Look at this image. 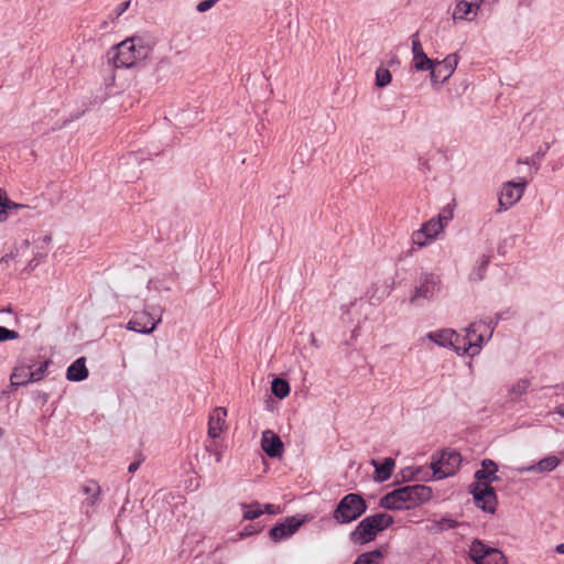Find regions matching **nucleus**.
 I'll return each mask as SVG.
<instances>
[{
  "label": "nucleus",
  "mask_w": 564,
  "mask_h": 564,
  "mask_svg": "<svg viewBox=\"0 0 564 564\" xmlns=\"http://www.w3.org/2000/svg\"><path fill=\"white\" fill-rule=\"evenodd\" d=\"M432 490L424 485H411L398 488L380 500V506L388 510L411 509L420 503L429 501Z\"/></svg>",
  "instance_id": "2"
},
{
  "label": "nucleus",
  "mask_w": 564,
  "mask_h": 564,
  "mask_svg": "<svg viewBox=\"0 0 564 564\" xmlns=\"http://www.w3.org/2000/svg\"><path fill=\"white\" fill-rule=\"evenodd\" d=\"M218 1H214V0H204V1H200L197 7H196V10L200 13L203 12H206L208 11L210 8L214 7L215 3H217Z\"/></svg>",
  "instance_id": "41"
},
{
  "label": "nucleus",
  "mask_w": 564,
  "mask_h": 564,
  "mask_svg": "<svg viewBox=\"0 0 564 564\" xmlns=\"http://www.w3.org/2000/svg\"><path fill=\"white\" fill-rule=\"evenodd\" d=\"M393 524V517L389 513H376L364 518L354 531L350 532L349 539L356 545H365L376 539L378 533L384 531Z\"/></svg>",
  "instance_id": "3"
},
{
  "label": "nucleus",
  "mask_w": 564,
  "mask_h": 564,
  "mask_svg": "<svg viewBox=\"0 0 564 564\" xmlns=\"http://www.w3.org/2000/svg\"><path fill=\"white\" fill-rule=\"evenodd\" d=\"M7 198H8V196H7L6 192L2 188H0V207L1 208H3V205L7 202Z\"/></svg>",
  "instance_id": "47"
},
{
  "label": "nucleus",
  "mask_w": 564,
  "mask_h": 564,
  "mask_svg": "<svg viewBox=\"0 0 564 564\" xmlns=\"http://www.w3.org/2000/svg\"><path fill=\"white\" fill-rule=\"evenodd\" d=\"M433 59L429 58V56L424 54H419L417 56L413 57V66L416 70H430L433 66Z\"/></svg>",
  "instance_id": "31"
},
{
  "label": "nucleus",
  "mask_w": 564,
  "mask_h": 564,
  "mask_svg": "<svg viewBox=\"0 0 564 564\" xmlns=\"http://www.w3.org/2000/svg\"><path fill=\"white\" fill-rule=\"evenodd\" d=\"M15 257H17V256H15V253H14L13 251H11L10 253H7L6 256H3V257L1 258V261H6V262H7V261H9L10 259H14Z\"/></svg>",
  "instance_id": "49"
},
{
  "label": "nucleus",
  "mask_w": 564,
  "mask_h": 564,
  "mask_svg": "<svg viewBox=\"0 0 564 564\" xmlns=\"http://www.w3.org/2000/svg\"><path fill=\"white\" fill-rule=\"evenodd\" d=\"M524 164H533L532 161H530L529 159H527L525 161H523Z\"/></svg>",
  "instance_id": "53"
},
{
  "label": "nucleus",
  "mask_w": 564,
  "mask_h": 564,
  "mask_svg": "<svg viewBox=\"0 0 564 564\" xmlns=\"http://www.w3.org/2000/svg\"><path fill=\"white\" fill-rule=\"evenodd\" d=\"M470 492L478 508L486 512L494 513L497 508V495L491 485L474 482L470 485Z\"/></svg>",
  "instance_id": "9"
},
{
  "label": "nucleus",
  "mask_w": 564,
  "mask_h": 564,
  "mask_svg": "<svg viewBox=\"0 0 564 564\" xmlns=\"http://www.w3.org/2000/svg\"><path fill=\"white\" fill-rule=\"evenodd\" d=\"M46 369L47 362L41 364L40 367L35 370L31 369V372L29 373V380H31V382L40 381L44 377Z\"/></svg>",
  "instance_id": "35"
},
{
  "label": "nucleus",
  "mask_w": 564,
  "mask_h": 564,
  "mask_svg": "<svg viewBox=\"0 0 564 564\" xmlns=\"http://www.w3.org/2000/svg\"><path fill=\"white\" fill-rule=\"evenodd\" d=\"M264 510L270 513V514H274V513H278L280 512V507L278 506H274V505H271V503H267L264 506Z\"/></svg>",
  "instance_id": "44"
},
{
  "label": "nucleus",
  "mask_w": 564,
  "mask_h": 564,
  "mask_svg": "<svg viewBox=\"0 0 564 564\" xmlns=\"http://www.w3.org/2000/svg\"><path fill=\"white\" fill-rule=\"evenodd\" d=\"M412 240L415 245H417L419 247H424L429 243V239L425 237V234L422 229H419L416 231L413 232L412 235Z\"/></svg>",
  "instance_id": "38"
},
{
  "label": "nucleus",
  "mask_w": 564,
  "mask_h": 564,
  "mask_svg": "<svg viewBox=\"0 0 564 564\" xmlns=\"http://www.w3.org/2000/svg\"><path fill=\"white\" fill-rule=\"evenodd\" d=\"M31 372V366L18 365L14 367L13 372L10 377L12 386H24L31 382L29 380V373Z\"/></svg>",
  "instance_id": "23"
},
{
  "label": "nucleus",
  "mask_w": 564,
  "mask_h": 564,
  "mask_svg": "<svg viewBox=\"0 0 564 564\" xmlns=\"http://www.w3.org/2000/svg\"><path fill=\"white\" fill-rule=\"evenodd\" d=\"M112 52L111 61L116 68H130L147 59L152 53V46L145 39L132 36L113 46Z\"/></svg>",
  "instance_id": "1"
},
{
  "label": "nucleus",
  "mask_w": 564,
  "mask_h": 564,
  "mask_svg": "<svg viewBox=\"0 0 564 564\" xmlns=\"http://www.w3.org/2000/svg\"><path fill=\"white\" fill-rule=\"evenodd\" d=\"M31 243L28 239L23 240L17 248H15V251H13L15 253L17 257H20V256H24L26 253V251L29 250Z\"/></svg>",
  "instance_id": "42"
},
{
  "label": "nucleus",
  "mask_w": 564,
  "mask_h": 564,
  "mask_svg": "<svg viewBox=\"0 0 564 564\" xmlns=\"http://www.w3.org/2000/svg\"><path fill=\"white\" fill-rule=\"evenodd\" d=\"M412 53L413 57L417 56L419 54H424L417 33L412 35Z\"/></svg>",
  "instance_id": "40"
},
{
  "label": "nucleus",
  "mask_w": 564,
  "mask_h": 564,
  "mask_svg": "<svg viewBox=\"0 0 564 564\" xmlns=\"http://www.w3.org/2000/svg\"><path fill=\"white\" fill-rule=\"evenodd\" d=\"M140 462H133L129 465L128 467V471L129 473H135L138 470V468L140 467Z\"/></svg>",
  "instance_id": "46"
},
{
  "label": "nucleus",
  "mask_w": 564,
  "mask_h": 564,
  "mask_svg": "<svg viewBox=\"0 0 564 564\" xmlns=\"http://www.w3.org/2000/svg\"><path fill=\"white\" fill-rule=\"evenodd\" d=\"M478 7L475 3H469L468 0H459L453 11L454 20L473 21L478 14Z\"/></svg>",
  "instance_id": "18"
},
{
  "label": "nucleus",
  "mask_w": 564,
  "mask_h": 564,
  "mask_svg": "<svg viewBox=\"0 0 564 564\" xmlns=\"http://www.w3.org/2000/svg\"><path fill=\"white\" fill-rule=\"evenodd\" d=\"M482 325H485V322L471 323L466 328V336L460 338V350L464 354L475 356L480 351L485 341V335L480 333Z\"/></svg>",
  "instance_id": "10"
},
{
  "label": "nucleus",
  "mask_w": 564,
  "mask_h": 564,
  "mask_svg": "<svg viewBox=\"0 0 564 564\" xmlns=\"http://www.w3.org/2000/svg\"><path fill=\"white\" fill-rule=\"evenodd\" d=\"M352 564H383V553L380 549L361 553Z\"/></svg>",
  "instance_id": "25"
},
{
  "label": "nucleus",
  "mask_w": 564,
  "mask_h": 564,
  "mask_svg": "<svg viewBox=\"0 0 564 564\" xmlns=\"http://www.w3.org/2000/svg\"><path fill=\"white\" fill-rule=\"evenodd\" d=\"M303 521L295 517H288L283 522L275 524L269 532L274 542H279L294 534L302 525Z\"/></svg>",
  "instance_id": "13"
},
{
  "label": "nucleus",
  "mask_w": 564,
  "mask_h": 564,
  "mask_svg": "<svg viewBox=\"0 0 564 564\" xmlns=\"http://www.w3.org/2000/svg\"><path fill=\"white\" fill-rule=\"evenodd\" d=\"M206 451L212 454L215 458V462L217 464L221 463L223 460V445L214 442L212 444H208L205 446Z\"/></svg>",
  "instance_id": "34"
},
{
  "label": "nucleus",
  "mask_w": 564,
  "mask_h": 564,
  "mask_svg": "<svg viewBox=\"0 0 564 564\" xmlns=\"http://www.w3.org/2000/svg\"><path fill=\"white\" fill-rule=\"evenodd\" d=\"M560 464V459L556 456H547L541 459L535 465H530L527 467L519 468L520 473H530V471H539V473H549L554 470Z\"/></svg>",
  "instance_id": "22"
},
{
  "label": "nucleus",
  "mask_w": 564,
  "mask_h": 564,
  "mask_svg": "<svg viewBox=\"0 0 564 564\" xmlns=\"http://www.w3.org/2000/svg\"><path fill=\"white\" fill-rule=\"evenodd\" d=\"M497 471V464L494 460L486 458L481 462V468L475 473V482H485L491 485V482L499 479Z\"/></svg>",
  "instance_id": "17"
},
{
  "label": "nucleus",
  "mask_w": 564,
  "mask_h": 564,
  "mask_svg": "<svg viewBox=\"0 0 564 564\" xmlns=\"http://www.w3.org/2000/svg\"><path fill=\"white\" fill-rule=\"evenodd\" d=\"M26 205H23V204H18V203H14L12 202L11 199L7 198V202L6 204L3 205V208L4 209H8V210H12V209H21V208H25Z\"/></svg>",
  "instance_id": "43"
},
{
  "label": "nucleus",
  "mask_w": 564,
  "mask_h": 564,
  "mask_svg": "<svg viewBox=\"0 0 564 564\" xmlns=\"http://www.w3.org/2000/svg\"><path fill=\"white\" fill-rule=\"evenodd\" d=\"M161 322V317L156 319L152 316V314L147 311L137 312L132 316V318L127 324V329L137 332L140 334H151L156 325Z\"/></svg>",
  "instance_id": "12"
},
{
  "label": "nucleus",
  "mask_w": 564,
  "mask_h": 564,
  "mask_svg": "<svg viewBox=\"0 0 564 564\" xmlns=\"http://www.w3.org/2000/svg\"><path fill=\"white\" fill-rule=\"evenodd\" d=\"M427 338L438 346L453 347L457 352L460 351V336L453 329H441L427 334Z\"/></svg>",
  "instance_id": "14"
},
{
  "label": "nucleus",
  "mask_w": 564,
  "mask_h": 564,
  "mask_svg": "<svg viewBox=\"0 0 564 564\" xmlns=\"http://www.w3.org/2000/svg\"><path fill=\"white\" fill-rule=\"evenodd\" d=\"M556 552L557 553H561V554H564V543H561L556 546Z\"/></svg>",
  "instance_id": "51"
},
{
  "label": "nucleus",
  "mask_w": 564,
  "mask_h": 564,
  "mask_svg": "<svg viewBox=\"0 0 564 564\" xmlns=\"http://www.w3.org/2000/svg\"><path fill=\"white\" fill-rule=\"evenodd\" d=\"M88 373L86 358L79 357L67 368L66 378L69 381L79 382L85 380L88 377Z\"/></svg>",
  "instance_id": "19"
},
{
  "label": "nucleus",
  "mask_w": 564,
  "mask_h": 564,
  "mask_svg": "<svg viewBox=\"0 0 564 564\" xmlns=\"http://www.w3.org/2000/svg\"><path fill=\"white\" fill-rule=\"evenodd\" d=\"M253 532L250 531V529H245V531L241 533L242 536H248V535H251Z\"/></svg>",
  "instance_id": "52"
},
{
  "label": "nucleus",
  "mask_w": 564,
  "mask_h": 564,
  "mask_svg": "<svg viewBox=\"0 0 564 564\" xmlns=\"http://www.w3.org/2000/svg\"><path fill=\"white\" fill-rule=\"evenodd\" d=\"M3 435V430L0 427V437Z\"/></svg>",
  "instance_id": "55"
},
{
  "label": "nucleus",
  "mask_w": 564,
  "mask_h": 564,
  "mask_svg": "<svg viewBox=\"0 0 564 564\" xmlns=\"http://www.w3.org/2000/svg\"><path fill=\"white\" fill-rule=\"evenodd\" d=\"M485 0H468L469 3L477 4L478 9H480V6L482 4Z\"/></svg>",
  "instance_id": "50"
},
{
  "label": "nucleus",
  "mask_w": 564,
  "mask_h": 564,
  "mask_svg": "<svg viewBox=\"0 0 564 564\" xmlns=\"http://www.w3.org/2000/svg\"><path fill=\"white\" fill-rule=\"evenodd\" d=\"M458 63L456 54L447 55L443 61H434L430 72L433 84H444L455 72Z\"/></svg>",
  "instance_id": "11"
},
{
  "label": "nucleus",
  "mask_w": 564,
  "mask_h": 564,
  "mask_svg": "<svg viewBox=\"0 0 564 564\" xmlns=\"http://www.w3.org/2000/svg\"><path fill=\"white\" fill-rule=\"evenodd\" d=\"M469 556L476 564H506V557L501 551L488 547L479 540H474L469 547Z\"/></svg>",
  "instance_id": "7"
},
{
  "label": "nucleus",
  "mask_w": 564,
  "mask_h": 564,
  "mask_svg": "<svg viewBox=\"0 0 564 564\" xmlns=\"http://www.w3.org/2000/svg\"><path fill=\"white\" fill-rule=\"evenodd\" d=\"M242 508L245 509L242 517L246 520H254L263 513L259 502H254L250 506L242 505Z\"/></svg>",
  "instance_id": "32"
},
{
  "label": "nucleus",
  "mask_w": 564,
  "mask_h": 564,
  "mask_svg": "<svg viewBox=\"0 0 564 564\" xmlns=\"http://www.w3.org/2000/svg\"><path fill=\"white\" fill-rule=\"evenodd\" d=\"M489 263L490 257L482 254L478 261L477 267L471 271L469 280L474 282L482 280Z\"/></svg>",
  "instance_id": "28"
},
{
  "label": "nucleus",
  "mask_w": 564,
  "mask_h": 564,
  "mask_svg": "<svg viewBox=\"0 0 564 564\" xmlns=\"http://www.w3.org/2000/svg\"><path fill=\"white\" fill-rule=\"evenodd\" d=\"M438 220L444 224V227L448 224V221L453 218V207L447 205L442 209V212L437 216Z\"/></svg>",
  "instance_id": "37"
},
{
  "label": "nucleus",
  "mask_w": 564,
  "mask_h": 564,
  "mask_svg": "<svg viewBox=\"0 0 564 564\" xmlns=\"http://www.w3.org/2000/svg\"><path fill=\"white\" fill-rule=\"evenodd\" d=\"M52 241V237L46 235L35 241V251L33 258L29 261L28 268L33 270L46 257V249Z\"/></svg>",
  "instance_id": "20"
},
{
  "label": "nucleus",
  "mask_w": 564,
  "mask_h": 564,
  "mask_svg": "<svg viewBox=\"0 0 564 564\" xmlns=\"http://www.w3.org/2000/svg\"><path fill=\"white\" fill-rule=\"evenodd\" d=\"M371 464L375 467V480L379 482H383L391 477L395 465L394 459L391 457L384 458L382 464H379L376 459H372Z\"/></svg>",
  "instance_id": "21"
},
{
  "label": "nucleus",
  "mask_w": 564,
  "mask_h": 564,
  "mask_svg": "<svg viewBox=\"0 0 564 564\" xmlns=\"http://www.w3.org/2000/svg\"><path fill=\"white\" fill-rule=\"evenodd\" d=\"M500 318H501L500 314H496L494 318H491L489 322H487V323H485V325H482V328H485L488 332L487 339L491 338L494 330H495L496 326L498 325Z\"/></svg>",
  "instance_id": "39"
},
{
  "label": "nucleus",
  "mask_w": 564,
  "mask_h": 564,
  "mask_svg": "<svg viewBox=\"0 0 564 564\" xmlns=\"http://www.w3.org/2000/svg\"><path fill=\"white\" fill-rule=\"evenodd\" d=\"M312 343L316 344V340H315V338L313 336H312Z\"/></svg>",
  "instance_id": "56"
},
{
  "label": "nucleus",
  "mask_w": 564,
  "mask_h": 564,
  "mask_svg": "<svg viewBox=\"0 0 564 564\" xmlns=\"http://www.w3.org/2000/svg\"><path fill=\"white\" fill-rule=\"evenodd\" d=\"M8 219V209H0V223H3Z\"/></svg>",
  "instance_id": "48"
},
{
  "label": "nucleus",
  "mask_w": 564,
  "mask_h": 564,
  "mask_svg": "<svg viewBox=\"0 0 564 564\" xmlns=\"http://www.w3.org/2000/svg\"><path fill=\"white\" fill-rule=\"evenodd\" d=\"M530 387V381L527 379H521L517 381L511 389L509 390V394L512 400L519 399L522 394H524Z\"/></svg>",
  "instance_id": "30"
},
{
  "label": "nucleus",
  "mask_w": 564,
  "mask_h": 564,
  "mask_svg": "<svg viewBox=\"0 0 564 564\" xmlns=\"http://www.w3.org/2000/svg\"><path fill=\"white\" fill-rule=\"evenodd\" d=\"M462 464V456L455 451H443L440 458L432 460L431 468L436 479H443L455 474Z\"/></svg>",
  "instance_id": "6"
},
{
  "label": "nucleus",
  "mask_w": 564,
  "mask_h": 564,
  "mask_svg": "<svg viewBox=\"0 0 564 564\" xmlns=\"http://www.w3.org/2000/svg\"><path fill=\"white\" fill-rule=\"evenodd\" d=\"M82 491L88 496L87 505L94 506L99 500L101 488L96 481L89 480L82 486Z\"/></svg>",
  "instance_id": "26"
},
{
  "label": "nucleus",
  "mask_w": 564,
  "mask_h": 564,
  "mask_svg": "<svg viewBox=\"0 0 564 564\" xmlns=\"http://www.w3.org/2000/svg\"><path fill=\"white\" fill-rule=\"evenodd\" d=\"M272 393L279 398L284 399L290 393V386L284 379L275 378L271 383Z\"/></svg>",
  "instance_id": "29"
},
{
  "label": "nucleus",
  "mask_w": 564,
  "mask_h": 564,
  "mask_svg": "<svg viewBox=\"0 0 564 564\" xmlns=\"http://www.w3.org/2000/svg\"><path fill=\"white\" fill-rule=\"evenodd\" d=\"M529 182L525 178H519L518 182L508 181L505 182L501 186V191L498 199V212H507L513 205H516L521 197L528 186Z\"/></svg>",
  "instance_id": "5"
},
{
  "label": "nucleus",
  "mask_w": 564,
  "mask_h": 564,
  "mask_svg": "<svg viewBox=\"0 0 564 564\" xmlns=\"http://www.w3.org/2000/svg\"><path fill=\"white\" fill-rule=\"evenodd\" d=\"M458 525V522L452 518L444 517L440 520H434L427 525V531L433 534H438L444 531L454 529Z\"/></svg>",
  "instance_id": "24"
},
{
  "label": "nucleus",
  "mask_w": 564,
  "mask_h": 564,
  "mask_svg": "<svg viewBox=\"0 0 564 564\" xmlns=\"http://www.w3.org/2000/svg\"><path fill=\"white\" fill-rule=\"evenodd\" d=\"M261 447L271 458L281 457L283 454V443L281 438L270 430L262 432Z\"/></svg>",
  "instance_id": "15"
},
{
  "label": "nucleus",
  "mask_w": 564,
  "mask_h": 564,
  "mask_svg": "<svg viewBox=\"0 0 564 564\" xmlns=\"http://www.w3.org/2000/svg\"><path fill=\"white\" fill-rule=\"evenodd\" d=\"M441 291V278L435 273H424L421 275L419 284L415 286L411 302L420 300H433Z\"/></svg>",
  "instance_id": "8"
},
{
  "label": "nucleus",
  "mask_w": 564,
  "mask_h": 564,
  "mask_svg": "<svg viewBox=\"0 0 564 564\" xmlns=\"http://www.w3.org/2000/svg\"><path fill=\"white\" fill-rule=\"evenodd\" d=\"M392 76L388 68L379 67L376 70V85L380 88L388 86L391 83Z\"/></svg>",
  "instance_id": "33"
},
{
  "label": "nucleus",
  "mask_w": 564,
  "mask_h": 564,
  "mask_svg": "<svg viewBox=\"0 0 564 564\" xmlns=\"http://www.w3.org/2000/svg\"><path fill=\"white\" fill-rule=\"evenodd\" d=\"M421 229L424 231L425 237L431 241L436 238L440 232L443 231L444 224L441 223L436 217L423 224Z\"/></svg>",
  "instance_id": "27"
},
{
  "label": "nucleus",
  "mask_w": 564,
  "mask_h": 564,
  "mask_svg": "<svg viewBox=\"0 0 564 564\" xmlns=\"http://www.w3.org/2000/svg\"><path fill=\"white\" fill-rule=\"evenodd\" d=\"M227 411L225 408L218 406L213 410L208 417V436L217 438L224 431Z\"/></svg>",
  "instance_id": "16"
},
{
  "label": "nucleus",
  "mask_w": 564,
  "mask_h": 564,
  "mask_svg": "<svg viewBox=\"0 0 564 564\" xmlns=\"http://www.w3.org/2000/svg\"><path fill=\"white\" fill-rule=\"evenodd\" d=\"M129 6H130V1L120 3L116 9L117 15H121L129 8Z\"/></svg>",
  "instance_id": "45"
},
{
  "label": "nucleus",
  "mask_w": 564,
  "mask_h": 564,
  "mask_svg": "<svg viewBox=\"0 0 564 564\" xmlns=\"http://www.w3.org/2000/svg\"><path fill=\"white\" fill-rule=\"evenodd\" d=\"M536 155H538V156H540V158H542V156L544 155V153L539 151V152L536 153Z\"/></svg>",
  "instance_id": "54"
},
{
  "label": "nucleus",
  "mask_w": 564,
  "mask_h": 564,
  "mask_svg": "<svg viewBox=\"0 0 564 564\" xmlns=\"http://www.w3.org/2000/svg\"><path fill=\"white\" fill-rule=\"evenodd\" d=\"M366 511V500L359 494H348L333 511V519L339 524H347L359 519Z\"/></svg>",
  "instance_id": "4"
},
{
  "label": "nucleus",
  "mask_w": 564,
  "mask_h": 564,
  "mask_svg": "<svg viewBox=\"0 0 564 564\" xmlns=\"http://www.w3.org/2000/svg\"><path fill=\"white\" fill-rule=\"evenodd\" d=\"M19 337L20 335L18 332L0 326V343L6 340H14Z\"/></svg>",
  "instance_id": "36"
}]
</instances>
